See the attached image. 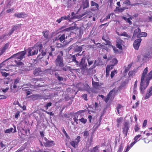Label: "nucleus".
<instances>
[{
  "mask_svg": "<svg viewBox=\"0 0 152 152\" xmlns=\"http://www.w3.org/2000/svg\"><path fill=\"white\" fill-rule=\"evenodd\" d=\"M42 73V71L40 68L35 69L34 71L33 74L35 76H37L41 75Z\"/></svg>",
  "mask_w": 152,
  "mask_h": 152,
  "instance_id": "nucleus-15",
  "label": "nucleus"
},
{
  "mask_svg": "<svg viewBox=\"0 0 152 152\" xmlns=\"http://www.w3.org/2000/svg\"><path fill=\"white\" fill-rule=\"evenodd\" d=\"M134 129L135 132H137L139 131L140 130V127L137 124L134 127Z\"/></svg>",
  "mask_w": 152,
  "mask_h": 152,
  "instance_id": "nucleus-45",
  "label": "nucleus"
},
{
  "mask_svg": "<svg viewBox=\"0 0 152 152\" xmlns=\"http://www.w3.org/2000/svg\"><path fill=\"white\" fill-rule=\"evenodd\" d=\"M65 39V35L64 34H63L58 38V39H59V40L60 42H62L63 41L64 42Z\"/></svg>",
  "mask_w": 152,
  "mask_h": 152,
  "instance_id": "nucleus-35",
  "label": "nucleus"
},
{
  "mask_svg": "<svg viewBox=\"0 0 152 152\" xmlns=\"http://www.w3.org/2000/svg\"><path fill=\"white\" fill-rule=\"evenodd\" d=\"M49 31L46 30L42 32V34L43 35L44 38L47 39L48 38L49 36Z\"/></svg>",
  "mask_w": 152,
  "mask_h": 152,
  "instance_id": "nucleus-26",
  "label": "nucleus"
},
{
  "mask_svg": "<svg viewBox=\"0 0 152 152\" xmlns=\"http://www.w3.org/2000/svg\"><path fill=\"white\" fill-rule=\"evenodd\" d=\"M126 4L127 5H130V2L129 0H126L123 3V4Z\"/></svg>",
  "mask_w": 152,
  "mask_h": 152,
  "instance_id": "nucleus-46",
  "label": "nucleus"
},
{
  "mask_svg": "<svg viewBox=\"0 0 152 152\" xmlns=\"http://www.w3.org/2000/svg\"><path fill=\"white\" fill-rule=\"evenodd\" d=\"M84 134L83 136L84 137H88L89 136V133L88 131H85L83 132Z\"/></svg>",
  "mask_w": 152,
  "mask_h": 152,
  "instance_id": "nucleus-55",
  "label": "nucleus"
},
{
  "mask_svg": "<svg viewBox=\"0 0 152 152\" xmlns=\"http://www.w3.org/2000/svg\"><path fill=\"white\" fill-rule=\"evenodd\" d=\"M87 61L88 64V66H90L93 63V61L90 60L89 58H88L87 59Z\"/></svg>",
  "mask_w": 152,
  "mask_h": 152,
  "instance_id": "nucleus-50",
  "label": "nucleus"
},
{
  "mask_svg": "<svg viewBox=\"0 0 152 152\" xmlns=\"http://www.w3.org/2000/svg\"><path fill=\"white\" fill-rule=\"evenodd\" d=\"M18 26H12V28L11 29V30L10 31V32L8 34L9 36L11 35L12 33L14 31H15L16 29V28H17Z\"/></svg>",
  "mask_w": 152,
  "mask_h": 152,
  "instance_id": "nucleus-31",
  "label": "nucleus"
},
{
  "mask_svg": "<svg viewBox=\"0 0 152 152\" xmlns=\"http://www.w3.org/2000/svg\"><path fill=\"white\" fill-rule=\"evenodd\" d=\"M44 140L46 141V142H44V146L45 147H50L53 145V141H50L48 140L46 137H44Z\"/></svg>",
  "mask_w": 152,
  "mask_h": 152,
  "instance_id": "nucleus-11",
  "label": "nucleus"
},
{
  "mask_svg": "<svg viewBox=\"0 0 152 152\" xmlns=\"http://www.w3.org/2000/svg\"><path fill=\"white\" fill-rule=\"evenodd\" d=\"M117 72L116 70L113 71L111 72L110 77L111 78H113L115 74L117 73Z\"/></svg>",
  "mask_w": 152,
  "mask_h": 152,
  "instance_id": "nucleus-43",
  "label": "nucleus"
},
{
  "mask_svg": "<svg viewBox=\"0 0 152 152\" xmlns=\"http://www.w3.org/2000/svg\"><path fill=\"white\" fill-rule=\"evenodd\" d=\"M83 84L80 83H77L76 85V87L78 88V91L80 90L83 91Z\"/></svg>",
  "mask_w": 152,
  "mask_h": 152,
  "instance_id": "nucleus-19",
  "label": "nucleus"
},
{
  "mask_svg": "<svg viewBox=\"0 0 152 152\" xmlns=\"http://www.w3.org/2000/svg\"><path fill=\"white\" fill-rule=\"evenodd\" d=\"M122 18L125 20L127 22L129 23L130 25L132 24V22L129 19V18H127L125 17H123Z\"/></svg>",
  "mask_w": 152,
  "mask_h": 152,
  "instance_id": "nucleus-39",
  "label": "nucleus"
},
{
  "mask_svg": "<svg viewBox=\"0 0 152 152\" xmlns=\"http://www.w3.org/2000/svg\"><path fill=\"white\" fill-rule=\"evenodd\" d=\"M20 80L18 77H17L15 80L14 84H17L19 83Z\"/></svg>",
  "mask_w": 152,
  "mask_h": 152,
  "instance_id": "nucleus-60",
  "label": "nucleus"
},
{
  "mask_svg": "<svg viewBox=\"0 0 152 152\" xmlns=\"http://www.w3.org/2000/svg\"><path fill=\"white\" fill-rule=\"evenodd\" d=\"M60 54L58 55L57 57L55 60V63L57 66H59L60 67H62L64 66L63 63V52L62 51H61L60 52Z\"/></svg>",
  "mask_w": 152,
  "mask_h": 152,
  "instance_id": "nucleus-2",
  "label": "nucleus"
},
{
  "mask_svg": "<svg viewBox=\"0 0 152 152\" xmlns=\"http://www.w3.org/2000/svg\"><path fill=\"white\" fill-rule=\"evenodd\" d=\"M26 53V50L20 52L18 53L13 54L10 57L6 59L5 61H7L9 59L13 58H15L18 60L21 61L22 59L24 57Z\"/></svg>",
  "mask_w": 152,
  "mask_h": 152,
  "instance_id": "nucleus-3",
  "label": "nucleus"
},
{
  "mask_svg": "<svg viewBox=\"0 0 152 152\" xmlns=\"http://www.w3.org/2000/svg\"><path fill=\"white\" fill-rule=\"evenodd\" d=\"M1 73L2 76H4L5 77H7V76L10 75V73L6 72H4L3 71H1Z\"/></svg>",
  "mask_w": 152,
  "mask_h": 152,
  "instance_id": "nucleus-38",
  "label": "nucleus"
},
{
  "mask_svg": "<svg viewBox=\"0 0 152 152\" xmlns=\"http://www.w3.org/2000/svg\"><path fill=\"white\" fill-rule=\"evenodd\" d=\"M33 66H32V64H30V65L28 66H27L25 67V70L26 71H30V70H31L33 69Z\"/></svg>",
  "mask_w": 152,
  "mask_h": 152,
  "instance_id": "nucleus-34",
  "label": "nucleus"
},
{
  "mask_svg": "<svg viewBox=\"0 0 152 152\" xmlns=\"http://www.w3.org/2000/svg\"><path fill=\"white\" fill-rule=\"evenodd\" d=\"M52 103L51 102H50L46 104L44 106L46 108V109H48V107H50L52 105Z\"/></svg>",
  "mask_w": 152,
  "mask_h": 152,
  "instance_id": "nucleus-48",
  "label": "nucleus"
},
{
  "mask_svg": "<svg viewBox=\"0 0 152 152\" xmlns=\"http://www.w3.org/2000/svg\"><path fill=\"white\" fill-rule=\"evenodd\" d=\"M9 45L8 43H7L2 48H0V56H1L8 48Z\"/></svg>",
  "mask_w": 152,
  "mask_h": 152,
  "instance_id": "nucleus-13",
  "label": "nucleus"
},
{
  "mask_svg": "<svg viewBox=\"0 0 152 152\" xmlns=\"http://www.w3.org/2000/svg\"><path fill=\"white\" fill-rule=\"evenodd\" d=\"M69 68V66H66L64 67H63L62 68V70L65 71H66L67 70H68V69Z\"/></svg>",
  "mask_w": 152,
  "mask_h": 152,
  "instance_id": "nucleus-54",
  "label": "nucleus"
},
{
  "mask_svg": "<svg viewBox=\"0 0 152 152\" xmlns=\"http://www.w3.org/2000/svg\"><path fill=\"white\" fill-rule=\"evenodd\" d=\"M118 61L116 58H114L110 61L111 66H114L118 63Z\"/></svg>",
  "mask_w": 152,
  "mask_h": 152,
  "instance_id": "nucleus-22",
  "label": "nucleus"
},
{
  "mask_svg": "<svg viewBox=\"0 0 152 152\" xmlns=\"http://www.w3.org/2000/svg\"><path fill=\"white\" fill-rule=\"evenodd\" d=\"M91 6H95L94 10H98L99 9V6L98 4L93 1H91Z\"/></svg>",
  "mask_w": 152,
  "mask_h": 152,
  "instance_id": "nucleus-27",
  "label": "nucleus"
},
{
  "mask_svg": "<svg viewBox=\"0 0 152 152\" xmlns=\"http://www.w3.org/2000/svg\"><path fill=\"white\" fill-rule=\"evenodd\" d=\"M20 112L19 111H17L16 112V113L15 115V118L16 119H18V116H19V115H20Z\"/></svg>",
  "mask_w": 152,
  "mask_h": 152,
  "instance_id": "nucleus-56",
  "label": "nucleus"
},
{
  "mask_svg": "<svg viewBox=\"0 0 152 152\" xmlns=\"http://www.w3.org/2000/svg\"><path fill=\"white\" fill-rule=\"evenodd\" d=\"M99 145H96L95 147H94L91 152H98L99 150Z\"/></svg>",
  "mask_w": 152,
  "mask_h": 152,
  "instance_id": "nucleus-32",
  "label": "nucleus"
},
{
  "mask_svg": "<svg viewBox=\"0 0 152 152\" xmlns=\"http://www.w3.org/2000/svg\"><path fill=\"white\" fill-rule=\"evenodd\" d=\"M115 88H113L112 90L110 91L108 94L107 95V97L104 100L106 103L107 102L110 97L112 96V94H115Z\"/></svg>",
  "mask_w": 152,
  "mask_h": 152,
  "instance_id": "nucleus-12",
  "label": "nucleus"
},
{
  "mask_svg": "<svg viewBox=\"0 0 152 152\" xmlns=\"http://www.w3.org/2000/svg\"><path fill=\"white\" fill-rule=\"evenodd\" d=\"M148 71V67H146L144 69L141 76L140 89L142 93H143L144 91L149 83L150 80L145 77Z\"/></svg>",
  "mask_w": 152,
  "mask_h": 152,
  "instance_id": "nucleus-1",
  "label": "nucleus"
},
{
  "mask_svg": "<svg viewBox=\"0 0 152 152\" xmlns=\"http://www.w3.org/2000/svg\"><path fill=\"white\" fill-rule=\"evenodd\" d=\"M128 8L127 7H117L116 9L118 12H123L124 10L127 9Z\"/></svg>",
  "mask_w": 152,
  "mask_h": 152,
  "instance_id": "nucleus-21",
  "label": "nucleus"
},
{
  "mask_svg": "<svg viewBox=\"0 0 152 152\" xmlns=\"http://www.w3.org/2000/svg\"><path fill=\"white\" fill-rule=\"evenodd\" d=\"M13 128H10L9 129H7L5 131V133H10L12 131Z\"/></svg>",
  "mask_w": 152,
  "mask_h": 152,
  "instance_id": "nucleus-40",
  "label": "nucleus"
},
{
  "mask_svg": "<svg viewBox=\"0 0 152 152\" xmlns=\"http://www.w3.org/2000/svg\"><path fill=\"white\" fill-rule=\"evenodd\" d=\"M78 117L77 116H76L75 115L73 118L74 122L76 123V124H79L80 122H81L82 124H85L87 122V119L82 117L81 119H78Z\"/></svg>",
  "mask_w": 152,
  "mask_h": 152,
  "instance_id": "nucleus-6",
  "label": "nucleus"
},
{
  "mask_svg": "<svg viewBox=\"0 0 152 152\" xmlns=\"http://www.w3.org/2000/svg\"><path fill=\"white\" fill-rule=\"evenodd\" d=\"M87 66V64L86 61L85 57L82 58L79 64L80 69L82 70H84L86 68Z\"/></svg>",
  "mask_w": 152,
  "mask_h": 152,
  "instance_id": "nucleus-7",
  "label": "nucleus"
},
{
  "mask_svg": "<svg viewBox=\"0 0 152 152\" xmlns=\"http://www.w3.org/2000/svg\"><path fill=\"white\" fill-rule=\"evenodd\" d=\"M152 95V86L150 87L148 89L144 99H148Z\"/></svg>",
  "mask_w": 152,
  "mask_h": 152,
  "instance_id": "nucleus-14",
  "label": "nucleus"
},
{
  "mask_svg": "<svg viewBox=\"0 0 152 152\" xmlns=\"http://www.w3.org/2000/svg\"><path fill=\"white\" fill-rule=\"evenodd\" d=\"M89 3L88 1L86 0L85 2L83 3V9L87 8L89 7Z\"/></svg>",
  "mask_w": 152,
  "mask_h": 152,
  "instance_id": "nucleus-29",
  "label": "nucleus"
},
{
  "mask_svg": "<svg viewBox=\"0 0 152 152\" xmlns=\"http://www.w3.org/2000/svg\"><path fill=\"white\" fill-rule=\"evenodd\" d=\"M141 32V30L140 28H137L135 29L133 33V36H137V34H139Z\"/></svg>",
  "mask_w": 152,
  "mask_h": 152,
  "instance_id": "nucleus-30",
  "label": "nucleus"
},
{
  "mask_svg": "<svg viewBox=\"0 0 152 152\" xmlns=\"http://www.w3.org/2000/svg\"><path fill=\"white\" fill-rule=\"evenodd\" d=\"M26 15V14L24 12H20L18 13H15L14 15V16L17 17L18 18H24V16Z\"/></svg>",
  "mask_w": 152,
  "mask_h": 152,
  "instance_id": "nucleus-16",
  "label": "nucleus"
},
{
  "mask_svg": "<svg viewBox=\"0 0 152 152\" xmlns=\"http://www.w3.org/2000/svg\"><path fill=\"white\" fill-rule=\"evenodd\" d=\"M83 48L82 46H77L75 49V51L76 52L80 53L82 50Z\"/></svg>",
  "mask_w": 152,
  "mask_h": 152,
  "instance_id": "nucleus-33",
  "label": "nucleus"
},
{
  "mask_svg": "<svg viewBox=\"0 0 152 152\" xmlns=\"http://www.w3.org/2000/svg\"><path fill=\"white\" fill-rule=\"evenodd\" d=\"M152 54V49L149 50L147 53H146L144 56L145 58H150Z\"/></svg>",
  "mask_w": 152,
  "mask_h": 152,
  "instance_id": "nucleus-18",
  "label": "nucleus"
},
{
  "mask_svg": "<svg viewBox=\"0 0 152 152\" xmlns=\"http://www.w3.org/2000/svg\"><path fill=\"white\" fill-rule=\"evenodd\" d=\"M123 42L122 40L119 39L115 42L116 47L120 50H122L123 49L122 45H123Z\"/></svg>",
  "mask_w": 152,
  "mask_h": 152,
  "instance_id": "nucleus-9",
  "label": "nucleus"
},
{
  "mask_svg": "<svg viewBox=\"0 0 152 152\" xmlns=\"http://www.w3.org/2000/svg\"><path fill=\"white\" fill-rule=\"evenodd\" d=\"M54 76L59 81H61L64 80V78L63 77L60 76L59 74L57 72H55Z\"/></svg>",
  "mask_w": 152,
  "mask_h": 152,
  "instance_id": "nucleus-20",
  "label": "nucleus"
},
{
  "mask_svg": "<svg viewBox=\"0 0 152 152\" xmlns=\"http://www.w3.org/2000/svg\"><path fill=\"white\" fill-rule=\"evenodd\" d=\"M130 126L128 122H126L122 126V132L124 135V137L127 136L128 132Z\"/></svg>",
  "mask_w": 152,
  "mask_h": 152,
  "instance_id": "nucleus-4",
  "label": "nucleus"
},
{
  "mask_svg": "<svg viewBox=\"0 0 152 152\" xmlns=\"http://www.w3.org/2000/svg\"><path fill=\"white\" fill-rule=\"evenodd\" d=\"M80 138L81 137L80 136H78L75 140L70 142V144L73 148H76L77 146L78 143L80 141Z\"/></svg>",
  "mask_w": 152,
  "mask_h": 152,
  "instance_id": "nucleus-8",
  "label": "nucleus"
},
{
  "mask_svg": "<svg viewBox=\"0 0 152 152\" xmlns=\"http://www.w3.org/2000/svg\"><path fill=\"white\" fill-rule=\"evenodd\" d=\"M149 80L152 79V70L148 74L146 77Z\"/></svg>",
  "mask_w": 152,
  "mask_h": 152,
  "instance_id": "nucleus-36",
  "label": "nucleus"
},
{
  "mask_svg": "<svg viewBox=\"0 0 152 152\" xmlns=\"http://www.w3.org/2000/svg\"><path fill=\"white\" fill-rule=\"evenodd\" d=\"M111 47L113 48V49L115 53L118 52V50L115 46L112 45Z\"/></svg>",
  "mask_w": 152,
  "mask_h": 152,
  "instance_id": "nucleus-53",
  "label": "nucleus"
},
{
  "mask_svg": "<svg viewBox=\"0 0 152 152\" xmlns=\"http://www.w3.org/2000/svg\"><path fill=\"white\" fill-rule=\"evenodd\" d=\"M120 35L124 37H126L129 38L131 37V36L130 35H128L126 32H123L122 34H121Z\"/></svg>",
  "mask_w": 152,
  "mask_h": 152,
  "instance_id": "nucleus-41",
  "label": "nucleus"
},
{
  "mask_svg": "<svg viewBox=\"0 0 152 152\" xmlns=\"http://www.w3.org/2000/svg\"><path fill=\"white\" fill-rule=\"evenodd\" d=\"M147 34L145 32H140L139 34H137V38H140L142 37H146L147 36Z\"/></svg>",
  "mask_w": 152,
  "mask_h": 152,
  "instance_id": "nucleus-24",
  "label": "nucleus"
},
{
  "mask_svg": "<svg viewBox=\"0 0 152 152\" xmlns=\"http://www.w3.org/2000/svg\"><path fill=\"white\" fill-rule=\"evenodd\" d=\"M141 136V135L140 134H138L135 136L134 138V141H135L136 142L137 141L139 140H138L140 137Z\"/></svg>",
  "mask_w": 152,
  "mask_h": 152,
  "instance_id": "nucleus-44",
  "label": "nucleus"
},
{
  "mask_svg": "<svg viewBox=\"0 0 152 152\" xmlns=\"http://www.w3.org/2000/svg\"><path fill=\"white\" fill-rule=\"evenodd\" d=\"M122 107L123 106H122V105L120 104H118L117 105L116 107V109L119 110L120 109H121Z\"/></svg>",
  "mask_w": 152,
  "mask_h": 152,
  "instance_id": "nucleus-62",
  "label": "nucleus"
},
{
  "mask_svg": "<svg viewBox=\"0 0 152 152\" xmlns=\"http://www.w3.org/2000/svg\"><path fill=\"white\" fill-rule=\"evenodd\" d=\"M140 104V102L139 101H137L136 103H135L134 105H133L132 107V108L133 109H134L137 108V107Z\"/></svg>",
  "mask_w": 152,
  "mask_h": 152,
  "instance_id": "nucleus-42",
  "label": "nucleus"
},
{
  "mask_svg": "<svg viewBox=\"0 0 152 152\" xmlns=\"http://www.w3.org/2000/svg\"><path fill=\"white\" fill-rule=\"evenodd\" d=\"M86 112V110H79V111H77L76 113L75 114H81L82 113H85Z\"/></svg>",
  "mask_w": 152,
  "mask_h": 152,
  "instance_id": "nucleus-51",
  "label": "nucleus"
},
{
  "mask_svg": "<svg viewBox=\"0 0 152 152\" xmlns=\"http://www.w3.org/2000/svg\"><path fill=\"white\" fill-rule=\"evenodd\" d=\"M46 53L45 52L43 51L41 52V53L39 54L37 57V58L38 59H41L43 56H45L46 54Z\"/></svg>",
  "mask_w": 152,
  "mask_h": 152,
  "instance_id": "nucleus-25",
  "label": "nucleus"
},
{
  "mask_svg": "<svg viewBox=\"0 0 152 152\" xmlns=\"http://www.w3.org/2000/svg\"><path fill=\"white\" fill-rule=\"evenodd\" d=\"M82 97L83 98L85 101L88 100L87 94H84L82 95Z\"/></svg>",
  "mask_w": 152,
  "mask_h": 152,
  "instance_id": "nucleus-47",
  "label": "nucleus"
},
{
  "mask_svg": "<svg viewBox=\"0 0 152 152\" xmlns=\"http://www.w3.org/2000/svg\"><path fill=\"white\" fill-rule=\"evenodd\" d=\"M102 116H101L100 117L99 119V120L98 121L99 122V123L98 125H97V126H96L97 128H98V127L100 125L101 122L102 121Z\"/></svg>",
  "mask_w": 152,
  "mask_h": 152,
  "instance_id": "nucleus-59",
  "label": "nucleus"
},
{
  "mask_svg": "<svg viewBox=\"0 0 152 152\" xmlns=\"http://www.w3.org/2000/svg\"><path fill=\"white\" fill-rule=\"evenodd\" d=\"M10 69H9V67H6L4 69H2L1 70L2 71H5L6 72H8L9 71Z\"/></svg>",
  "mask_w": 152,
  "mask_h": 152,
  "instance_id": "nucleus-63",
  "label": "nucleus"
},
{
  "mask_svg": "<svg viewBox=\"0 0 152 152\" xmlns=\"http://www.w3.org/2000/svg\"><path fill=\"white\" fill-rule=\"evenodd\" d=\"M77 55H73L72 56V61H74V62H75L76 61V57L77 56Z\"/></svg>",
  "mask_w": 152,
  "mask_h": 152,
  "instance_id": "nucleus-57",
  "label": "nucleus"
},
{
  "mask_svg": "<svg viewBox=\"0 0 152 152\" xmlns=\"http://www.w3.org/2000/svg\"><path fill=\"white\" fill-rule=\"evenodd\" d=\"M83 91L85 90L88 92L89 93H90V91H91V88H90L89 85L87 83H86L85 84H83Z\"/></svg>",
  "mask_w": 152,
  "mask_h": 152,
  "instance_id": "nucleus-17",
  "label": "nucleus"
},
{
  "mask_svg": "<svg viewBox=\"0 0 152 152\" xmlns=\"http://www.w3.org/2000/svg\"><path fill=\"white\" fill-rule=\"evenodd\" d=\"M92 83L93 86L95 88H97L99 86V83L94 81L93 78H92Z\"/></svg>",
  "mask_w": 152,
  "mask_h": 152,
  "instance_id": "nucleus-28",
  "label": "nucleus"
},
{
  "mask_svg": "<svg viewBox=\"0 0 152 152\" xmlns=\"http://www.w3.org/2000/svg\"><path fill=\"white\" fill-rule=\"evenodd\" d=\"M15 61V62L17 64L18 66H23L24 65L23 63L21 61L18 62L16 60Z\"/></svg>",
  "mask_w": 152,
  "mask_h": 152,
  "instance_id": "nucleus-49",
  "label": "nucleus"
},
{
  "mask_svg": "<svg viewBox=\"0 0 152 152\" xmlns=\"http://www.w3.org/2000/svg\"><path fill=\"white\" fill-rule=\"evenodd\" d=\"M62 131L63 133L64 134L65 136L66 137H68V134H67V133L66 132V131H65V130L64 129V128H63V129L62 130Z\"/></svg>",
  "mask_w": 152,
  "mask_h": 152,
  "instance_id": "nucleus-61",
  "label": "nucleus"
},
{
  "mask_svg": "<svg viewBox=\"0 0 152 152\" xmlns=\"http://www.w3.org/2000/svg\"><path fill=\"white\" fill-rule=\"evenodd\" d=\"M141 40V39L139 38L136 39L134 41L133 43V46L135 50H138V49Z\"/></svg>",
  "mask_w": 152,
  "mask_h": 152,
  "instance_id": "nucleus-10",
  "label": "nucleus"
},
{
  "mask_svg": "<svg viewBox=\"0 0 152 152\" xmlns=\"http://www.w3.org/2000/svg\"><path fill=\"white\" fill-rule=\"evenodd\" d=\"M27 50H28V56L37 54L38 52V48L35 47L28 48Z\"/></svg>",
  "mask_w": 152,
  "mask_h": 152,
  "instance_id": "nucleus-5",
  "label": "nucleus"
},
{
  "mask_svg": "<svg viewBox=\"0 0 152 152\" xmlns=\"http://www.w3.org/2000/svg\"><path fill=\"white\" fill-rule=\"evenodd\" d=\"M96 60H95L94 63V64H93V66H91L89 69V70H91V69H94V68L96 66L95 65V64L96 63Z\"/></svg>",
  "mask_w": 152,
  "mask_h": 152,
  "instance_id": "nucleus-58",
  "label": "nucleus"
},
{
  "mask_svg": "<svg viewBox=\"0 0 152 152\" xmlns=\"http://www.w3.org/2000/svg\"><path fill=\"white\" fill-rule=\"evenodd\" d=\"M122 118L120 117V118H118L116 120V121L117 123V127H119V124L121 123L122 121Z\"/></svg>",
  "mask_w": 152,
  "mask_h": 152,
  "instance_id": "nucleus-37",
  "label": "nucleus"
},
{
  "mask_svg": "<svg viewBox=\"0 0 152 152\" xmlns=\"http://www.w3.org/2000/svg\"><path fill=\"white\" fill-rule=\"evenodd\" d=\"M0 145L1 148H4V149L5 148V145L2 142H0Z\"/></svg>",
  "mask_w": 152,
  "mask_h": 152,
  "instance_id": "nucleus-64",
  "label": "nucleus"
},
{
  "mask_svg": "<svg viewBox=\"0 0 152 152\" xmlns=\"http://www.w3.org/2000/svg\"><path fill=\"white\" fill-rule=\"evenodd\" d=\"M123 149V144L122 143L120 145L119 148L118 149L117 152H121L122 151Z\"/></svg>",
  "mask_w": 152,
  "mask_h": 152,
  "instance_id": "nucleus-52",
  "label": "nucleus"
},
{
  "mask_svg": "<svg viewBox=\"0 0 152 152\" xmlns=\"http://www.w3.org/2000/svg\"><path fill=\"white\" fill-rule=\"evenodd\" d=\"M102 39L106 43L105 44L108 45H110L111 42L104 35L102 37Z\"/></svg>",
  "mask_w": 152,
  "mask_h": 152,
  "instance_id": "nucleus-23",
  "label": "nucleus"
}]
</instances>
